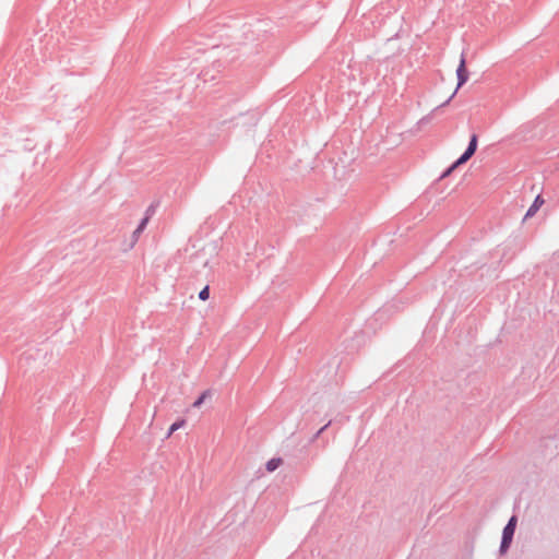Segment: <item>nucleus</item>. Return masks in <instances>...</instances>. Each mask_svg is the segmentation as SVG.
<instances>
[{
    "mask_svg": "<svg viewBox=\"0 0 559 559\" xmlns=\"http://www.w3.org/2000/svg\"><path fill=\"white\" fill-rule=\"evenodd\" d=\"M456 75H457V87H461L467 81V78H468V72L466 69V63H465L464 58H461L460 64L456 70Z\"/></svg>",
    "mask_w": 559,
    "mask_h": 559,
    "instance_id": "obj_4",
    "label": "nucleus"
},
{
    "mask_svg": "<svg viewBox=\"0 0 559 559\" xmlns=\"http://www.w3.org/2000/svg\"><path fill=\"white\" fill-rule=\"evenodd\" d=\"M148 222V218H144L142 221V223L140 224V226L133 231L132 234V237H131V241L128 246L129 249L133 248L135 246V243L138 242L139 240V237H140V234L143 231V229L145 228L146 224Z\"/></svg>",
    "mask_w": 559,
    "mask_h": 559,
    "instance_id": "obj_5",
    "label": "nucleus"
},
{
    "mask_svg": "<svg viewBox=\"0 0 559 559\" xmlns=\"http://www.w3.org/2000/svg\"><path fill=\"white\" fill-rule=\"evenodd\" d=\"M207 395H209L207 391L203 392L201 394V396L193 403V407H200L203 404V402Z\"/></svg>",
    "mask_w": 559,
    "mask_h": 559,
    "instance_id": "obj_10",
    "label": "nucleus"
},
{
    "mask_svg": "<svg viewBox=\"0 0 559 559\" xmlns=\"http://www.w3.org/2000/svg\"><path fill=\"white\" fill-rule=\"evenodd\" d=\"M476 148L477 136L473 134L464 154L442 175V178L448 177L455 168L465 164L475 154Z\"/></svg>",
    "mask_w": 559,
    "mask_h": 559,
    "instance_id": "obj_2",
    "label": "nucleus"
},
{
    "mask_svg": "<svg viewBox=\"0 0 559 559\" xmlns=\"http://www.w3.org/2000/svg\"><path fill=\"white\" fill-rule=\"evenodd\" d=\"M544 203H545L544 199L540 195H537L536 199L534 200L533 204L526 212L525 217L534 216Z\"/></svg>",
    "mask_w": 559,
    "mask_h": 559,
    "instance_id": "obj_6",
    "label": "nucleus"
},
{
    "mask_svg": "<svg viewBox=\"0 0 559 559\" xmlns=\"http://www.w3.org/2000/svg\"><path fill=\"white\" fill-rule=\"evenodd\" d=\"M210 297V289H209V286H205L200 293H199V298L201 300H207Z\"/></svg>",
    "mask_w": 559,
    "mask_h": 559,
    "instance_id": "obj_9",
    "label": "nucleus"
},
{
    "mask_svg": "<svg viewBox=\"0 0 559 559\" xmlns=\"http://www.w3.org/2000/svg\"><path fill=\"white\" fill-rule=\"evenodd\" d=\"M185 425V420L174 423L168 431L167 437H170L177 429L181 428Z\"/></svg>",
    "mask_w": 559,
    "mask_h": 559,
    "instance_id": "obj_8",
    "label": "nucleus"
},
{
    "mask_svg": "<svg viewBox=\"0 0 559 559\" xmlns=\"http://www.w3.org/2000/svg\"><path fill=\"white\" fill-rule=\"evenodd\" d=\"M282 464L281 459H272L266 463V469L269 472L275 471Z\"/></svg>",
    "mask_w": 559,
    "mask_h": 559,
    "instance_id": "obj_7",
    "label": "nucleus"
},
{
    "mask_svg": "<svg viewBox=\"0 0 559 559\" xmlns=\"http://www.w3.org/2000/svg\"><path fill=\"white\" fill-rule=\"evenodd\" d=\"M516 518L512 516L503 530L501 551H504L511 544L515 531Z\"/></svg>",
    "mask_w": 559,
    "mask_h": 559,
    "instance_id": "obj_3",
    "label": "nucleus"
},
{
    "mask_svg": "<svg viewBox=\"0 0 559 559\" xmlns=\"http://www.w3.org/2000/svg\"><path fill=\"white\" fill-rule=\"evenodd\" d=\"M476 148L477 136L473 134L464 154L442 175V178L448 177L455 168L465 164L475 154Z\"/></svg>",
    "mask_w": 559,
    "mask_h": 559,
    "instance_id": "obj_1",
    "label": "nucleus"
}]
</instances>
